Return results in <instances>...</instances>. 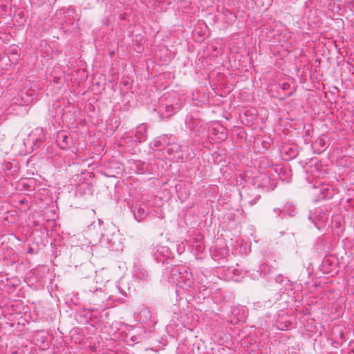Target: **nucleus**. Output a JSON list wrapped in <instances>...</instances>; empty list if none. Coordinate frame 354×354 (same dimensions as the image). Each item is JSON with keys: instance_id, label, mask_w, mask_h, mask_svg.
Segmentation results:
<instances>
[{"instance_id": "4be33fe9", "label": "nucleus", "mask_w": 354, "mask_h": 354, "mask_svg": "<svg viewBox=\"0 0 354 354\" xmlns=\"http://www.w3.org/2000/svg\"><path fill=\"white\" fill-rule=\"evenodd\" d=\"M315 225L318 228V229H320V226L319 225V224L316 222H315Z\"/></svg>"}, {"instance_id": "1a4fd4ad", "label": "nucleus", "mask_w": 354, "mask_h": 354, "mask_svg": "<svg viewBox=\"0 0 354 354\" xmlns=\"http://www.w3.org/2000/svg\"><path fill=\"white\" fill-rule=\"evenodd\" d=\"M106 299V295L103 291L100 288H96L93 293L92 297L90 299V301L94 305H97L100 302H104Z\"/></svg>"}, {"instance_id": "5701e85b", "label": "nucleus", "mask_w": 354, "mask_h": 354, "mask_svg": "<svg viewBox=\"0 0 354 354\" xmlns=\"http://www.w3.org/2000/svg\"><path fill=\"white\" fill-rule=\"evenodd\" d=\"M255 203H256L255 201H252L250 202V205H252Z\"/></svg>"}, {"instance_id": "9d476101", "label": "nucleus", "mask_w": 354, "mask_h": 354, "mask_svg": "<svg viewBox=\"0 0 354 354\" xmlns=\"http://www.w3.org/2000/svg\"><path fill=\"white\" fill-rule=\"evenodd\" d=\"M319 199L322 200V199H324V200H326V199H330L333 197V190L332 188H330V187H323L322 188H319Z\"/></svg>"}, {"instance_id": "f3484780", "label": "nucleus", "mask_w": 354, "mask_h": 354, "mask_svg": "<svg viewBox=\"0 0 354 354\" xmlns=\"http://www.w3.org/2000/svg\"><path fill=\"white\" fill-rule=\"evenodd\" d=\"M44 139L43 138H36L35 140L33 141V145L35 148H39L40 145L44 142Z\"/></svg>"}, {"instance_id": "f03ea898", "label": "nucleus", "mask_w": 354, "mask_h": 354, "mask_svg": "<svg viewBox=\"0 0 354 354\" xmlns=\"http://www.w3.org/2000/svg\"><path fill=\"white\" fill-rule=\"evenodd\" d=\"M130 209L134 218L139 223L147 218L151 210L149 203L145 201H136L130 206Z\"/></svg>"}, {"instance_id": "0eeeda50", "label": "nucleus", "mask_w": 354, "mask_h": 354, "mask_svg": "<svg viewBox=\"0 0 354 354\" xmlns=\"http://www.w3.org/2000/svg\"><path fill=\"white\" fill-rule=\"evenodd\" d=\"M213 135L216 136L220 140H225L227 138V129L223 125L217 124L212 129Z\"/></svg>"}, {"instance_id": "39448f33", "label": "nucleus", "mask_w": 354, "mask_h": 354, "mask_svg": "<svg viewBox=\"0 0 354 354\" xmlns=\"http://www.w3.org/2000/svg\"><path fill=\"white\" fill-rule=\"evenodd\" d=\"M133 277L138 281H147L149 279V274L145 267L137 265L134 266Z\"/></svg>"}, {"instance_id": "9b49d317", "label": "nucleus", "mask_w": 354, "mask_h": 354, "mask_svg": "<svg viewBox=\"0 0 354 354\" xmlns=\"http://www.w3.org/2000/svg\"><path fill=\"white\" fill-rule=\"evenodd\" d=\"M69 138L64 133L57 135V142L61 149H65L68 147Z\"/></svg>"}, {"instance_id": "423d86ee", "label": "nucleus", "mask_w": 354, "mask_h": 354, "mask_svg": "<svg viewBox=\"0 0 354 354\" xmlns=\"http://www.w3.org/2000/svg\"><path fill=\"white\" fill-rule=\"evenodd\" d=\"M135 141L138 142H145L147 137V127L145 124L138 126L135 135Z\"/></svg>"}, {"instance_id": "ddd939ff", "label": "nucleus", "mask_w": 354, "mask_h": 354, "mask_svg": "<svg viewBox=\"0 0 354 354\" xmlns=\"http://www.w3.org/2000/svg\"><path fill=\"white\" fill-rule=\"evenodd\" d=\"M284 151L285 153L288 156L287 159H292L295 158L298 154L297 151L293 147H285Z\"/></svg>"}, {"instance_id": "f257e3e1", "label": "nucleus", "mask_w": 354, "mask_h": 354, "mask_svg": "<svg viewBox=\"0 0 354 354\" xmlns=\"http://www.w3.org/2000/svg\"><path fill=\"white\" fill-rule=\"evenodd\" d=\"M170 277L172 281L183 289L191 288L194 283L192 272L185 266H174L172 268Z\"/></svg>"}, {"instance_id": "6ab92c4d", "label": "nucleus", "mask_w": 354, "mask_h": 354, "mask_svg": "<svg viewBox=\"0 0 354 354\" xmlns=\"http://www.w3.org/2000/svg\"><path fill=\"white\" fill-rule=\"evenodd\" d=\"M273 212L276 214V217H279L280 214L283 213V209H280L279 208H274Z\"/></svg>"}, {"instance_id": "aec40b11", "label": "nucleus", "mask_w": 354, "mask_h": 354, "mask_svg": "<svg viewBox=\"0 0 354 354\" xmlns=\"http://www.w3.org/2000/svg\"><path fill=\"white\" fill-rule=\"evenodd\" d=\"M226 254H227L226 249H223L221 251V259H224L225 258Z\"/></svg>"}, {"instance_id": "7ed1b4c3", "label": "nucleus", "mask_w": 354, "mask_h": 354, "mask_svg": "<svg viewBox=\"0 0 354 354\" xmlns=\"http://www.w3.org/2000/svg\"><path fill=\"white\" fill-rule=\"evenodd\" d=\"M151 254L156 261L162 263H168L173 254L167 246L157 244L151 248Z\"/></svg>"}, {"instance_id": "a211bd4d", "label": "nucleus", "mask_w": 354, "mask_h": 354, "mask_svg": "<svg viewBox=\"0 0 354 354\" xmlns=\"http://www.w3.org/2000/svg\"><path fill=\"white\" fill-rule=\"evenodd\" d=\"M346 8H349L352 13L354 14V1L348 2Z\"/></svg>"}, {"instance_id": "dca6fc26", "label": "nucleus", "mask_w": 354, "mask_h": 354, "mask_svg": "<svg viewBox=\"0 0 354 354\" xmlns=\"http://www.w3.org/2000/svg\"><path fill=\"white\" fill-rule=\"evenodd\" d=\"M21 97L23 100H24L25 103H28L30 102H32L33 98L31 96H29L27 93L21 92Z\"/></svg>"}, {"instance_id": "6e6552de", "label": "nucleus", "mask_w": 354, "mask_h": 354, "mask_svg": "<svg viewBox=\"0 0 354 354\" xmlns=\"http://www.w3.org/2000/svg\"><path fill=\"white\" fill-rule=\"evenodd\" d=\"M181 151L182 147L177 142V140L170 144L167 149V153L169 158H176V155L180 153Z\"/></svg>"}, {"instance_id": "412c9836", "label": "nucleus", "mask_w": 354, "mask_h": 354, "mask_svg": "<svg viewBox=\"0 0 354 354\" xmlns=\"http://www.w3.org/2000/svg\"><path fill=\"white\" fill-rule=\"evenodd\" d=\"M267 267H268L267 265L263 264V265L261 266V269L264 270Z\"/></svg>"}, {"instance_id": "b1692460", "label": "nucleus", "mask_w": 354, "mask_h": 354, "mask_svg": "<svg viewBox=\"0 0 354 354\" xmlns=\"http://www.w3.org/2000/svg\"><path fill=\"white\" fill-rule=\"evenodd\" d=\"M213 256H214V259L217 260L216 252L213 253Z\"/></svg>"}, {"instance_id": "20e7f679", "label": "nucleus", "mask_w": 354, "mask_h": 354, "mask_svg": "<svg viewBox=\"0 0 354 354\" xmlns=\"http://www.w3.org/2000/svg\"><path fill=\"white\" fill-rule=\"evenodd\" d=\"M174 141H176V138L171 135H162L159 137L156 138L149 145L150 148L153 150H158L170 145V144L174 143Z\"/></svg>"}, {"instance_id": "4468645a", "label": "nucleus", "mask_w": 354, "mask_h": 354, "mask_svg": "<svg viewBox=\"0 0 354 354\" xmlns=\"http://www.w3.org/2000/svg\"><path fill=\"white\" fill-rule=\"evenodd\" d=\"M180 109V105L176 104V105L174 104H167L165 106V111L167 113H168L169 115H172L177 112Z\"/></svg>"}, {"instance_id": "f8f14e48", "label": "nucleus", "mask_w": 354, "mask_h": 354, "mask_svg": "<svg viewBox=\"0 0 354 354\" xmlns=\"http://www.w3.org/2000/svg\"><path fill=\"white\" fill-rule=\"evenodd\" d=\"M136 166V171L138 174H144L147 169V165L146 163L138 160L135 162Z\"/></svg>"}, {"instance_id": "2eb2a0df", "label": "nucleus", "mask_w": 354, "mask_h": 354, "mask_svg": "<svg viewBox=\"0 0 354 354\" xmlns=\"http://www.w3.org/2000/svg\"><path fill=\"white\" fill-rule=\"evenodd\" d=\"M295 212V207L292 205L287 204L283 207V213L290 216H293Z\"/></svg>"}]
</instances>
